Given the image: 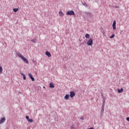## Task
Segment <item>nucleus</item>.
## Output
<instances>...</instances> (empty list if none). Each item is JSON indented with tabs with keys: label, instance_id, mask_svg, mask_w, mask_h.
<instances>
[{
	"label": "nucleus",
	"instance_id": "nucleus-1",
	"mask_svg": "<svg viewBox=\"0 0 129 129\" xmlns=\"http://www.w3.org/2000/svg\"><path fill=\"white\" fill-rule=\"evenodd\" d=\"M17 55L18 56L20 57L22 60L25 62L27 64H29V60L26 58V57H24L22 54H21L20 52L17 53Z\"/></svg>",
	"mask_w": 129,
	"mask_h": 129
},
{
	"label": "nucleus",
	"instance_id": "nucleus-2",
	"mask_svg": "<svg viewBox=\"0 0 129 129\" xmlns=\"http://www.w3.org/2000/svg\"><path fill=\"white\" fill-rule=\"evenodd\" d=\"M67 16H75V12H74L73 10L69 11L67 13Z\"/></svg>",
	"mask_w": 129,
	"mask_h": 129
},
{
	"label": "nucleus",
	"instance_id": "nucleus-3",
	"mask_svg": "<svg viewBox=\"0 0 129 129\" xmlns=\"http://www.w3.org/2000/svg\"><path fill=\"white\" fill-rule=\"evenodd\" d=\"M87 44L88 46H92L93 45V40L92 39H90L87 42Z\"/></svg>",
	"mask_w": 129,
	"mask_h": 129
},
{
	"label": "nucleus",
	"instance_id": "nucleus-4",
	"mask_svg": "<svg viewBox=\"0 0 129 129\" xmlns=\"http://www.w3.org/2000/svg\"><path fill=\"white\" fill-rule=\"evenodd\" d=\"M86 14L87 15L88 18H90V19L93 18V15L91 13V12H86Z\"/></svg>",
	"mask_w": 129,
	"mask_h": 129
},
{
	"label": "nucleus",
	"instance_id": "nucleus-5",
	"mask_svg": "<svg viewBox=\"0 0 129 129\" xmlns=\"http://www.w3.org/2000/svg\"><path fill=\"white\" fill-rule=\"evenodd\" d=\"M29 77L31 79L32 81H35V78L33 77V75H32V74L29 73L28 74Z\"/></svg>",
	"mask_w": 129,
	"mask_h": 129
},
{
	"label": "nucleus",
	"instance_id": "nucleus-6",
	"mask_svg": "<svg viewBox=\"0 0 129 129\" xmlns=\"http://www.w3.org/2000/svg\"><path fill=\"white\" fill-rule=\"evenodd\" d=\"M70 96L71 98H73L75 96V93L74 91H71L70 93Z\"/></svg>",
	"mask_w": 129,
	"mask_h": 129
},
{
	"label": "nucleus",
	"instance_id": "nucleus-7",
	"mask_svg": "<svg viewBox=\"0 0 129 129\" xmlns=\"http://www.w3.org/2000/svg\"><path fill=\"white\" fill-rule=\"evenodd\" d=\"M116 22H115V20H114L112 24L113 30H115L116 29Z\"/></svg>",
	"mask_w": 129,
	"mask_h": 129
},
{
	"label": "nucleus",
	"instance_id": "nucleus-8",
	"mask_svg": "<svg viewBox=\"0 0 129 129\" xmlns=\"http://www.w3.org/2000/svg\"><path fill=\"white\" fill-rule=\"evenodd\" d=\"M4 121H6V117H3V118H2L0 120V124H3V123L4 122Z\"/></svg>",
	"mask_w": 129,
	"mask_h": 129
},
{
	"label": "nucleus",
	"instance_id": "nucleus-9",
	"mask_svg": "<svg viewBox=\"0 0 129 129\" xmlns=\"http://www.w3.org/2000/svg\"><path fill=\"white\" fill-rule=\"evenodd\" d=\"M49 87L50 88H54V87H55V86L54 85V83H50L49 84Z\"/></svg>",
	"mask_w": 129,
	"mask_h": 129
},
{
	"label": "nucleus",
	"instance_id": "nucleus-10",
	"mask_svg": "<svg viewBox=\"0 0 129 129\" xmlns=\"http://www.w3.org/2000/svg\"><path fill=\"white\" fill-rule=\"evenodd\" d=\"M20 74H21V75H22V76H23V80H26V75H25V74L21 72Z\"/></svg>",
	"mask_w": 129,
	"mask_h": 129
},
{
	"label": "nucleus",
	"instance_id": "nucleus-11",
	"mask_svg": "<svg viewBox=\"0 0 129 129\" xmlns=\"http://www.w3.org/2000/svg\"><path fill=\"white\" fill-rule=\"evenodd\" d=\"M117 91L118 93H121L122 92H123V89L122 88H121L120 89H118Z\"/></svg>",
	"mask_w": 129,
	"mask_h": 129
},
{
	"label": "nucleus",
	"instance_id": "nucleus-12",
	"mask_svg": "<svg viewBox=\"0 0 129 129\" xmlns=\"http://www.w3.org/2000/svg\"><path fill=\"white\" fill-rule=\"evenodd\" d=\"M45 55H46V56H48V57H51V53H50V52L49 51H46L45 52Z\"/></svg>",
	"mask_w": 129,
	"mask_h": 129
},
{
	"label": "nucleus",
	"instance_id": "nucleus-13",
	"mask_svg": "<svg viewBox=\"0 0 129 129\" xmlns=\"http://www.w3.org/2000/svg\"><path fill=\"white\" fill-rule=\"evenodd\" d=\"M70 96L69 94H66L64 96V99H66V100H68V99H69Z\"/></svg>",
	"mask_w": 129,
	"mask_h": 129
},
{
	"label": "nucleus",
	"instance_id": "nucleus-14",
	"mask_svg": "<svg viewBox=\"0 0 129 129\" xmlns=\"http://www.w3.org/2000/svg\"><path fill=\"white\" fill-rule=\"evenodd\" d=\"M104 111V106L102 105V108H101V114H102Z\"/></svg>",
	"mask_w": 129,
	"mask_h": 129
},
{
	"label": "nucleus",
	"instance_id": "nucleus-15",
	"mask_svg": "<svg viewBox=\"0 0 129 129\" xmlns=\"http://www.w3.org/2000/svg\"><path fill=\"white\" fill-rule=\"evenodd\" d=\"M59 15L60 17H63L64 16V14L61 11L59 12Z\"/></svg>",
	"mask_w": 129,
	"mask_h": 129
},
{
	"label": "nucleus",
	"instance_id": "nucleus-16",
	"mask_svg": "<svg viewBox=\"0 0 129 129\" xmlns=\"http://www.w3.org/2000/svg\"><path fill=\"white\" fill-rule=\"evenodd\" d=\"M89 37H90L89 34L87 33L85 35V38H87V39H89Z\"/></svg>",
	"mask_w": 129,
	"mask_h": 129
},
{
	"label": "nucleus",
	"instance_id": "nucleus-17",
	"mask_svg": "<svg viewBox=\"0 0 129 129\" xmlns=\"http://www.w3.org/2000/svg\"><path fill=\"white\" fill-rule=\"evenodd\" d=\"M18 11H19V8H14V9H13V11L15 13H17V12H18Z\"/></svg>",
	"mask_w": 129,
	"mask_h": 129
},
{
	"label": "nucleus",
	"instance_id": "nucleus-18",
	"mask_svg": "<svg viewBox=\"0 0 129 129\" xmlns=\"http://www.w3.org/2000/svg\"><path fill=\"white\" fill-rule=\"evenodd\" d=\"M31 41L33 42V43H37V39L35 38L34 39H32L31 40Z\"/></svg>",
	"mask_w": 129,
	"mask_h": 129
},
{
	"label": "nucleus",
	"instance_id": "nucleus-19",
	"mask_svg": "<svg viewBox=\"0 0 129 129\" xmlns=\"http://www.w3.org/2000/svg\"><path fill=\"white\" fill-rule=\"evenodd\" d=\"M114 34H112L110 37V39H113V38H114Z\"/></svg>",
	"mask_w": 129,
	"mask_h": 129
},
{
	"label": "nucleus",
	"instance_id": "nucleus-20",
	"mask_svg": "<svg viewBox=\"0 0 129 129\" xmlns=\"http://www.w3.org/2000/svg\"><path fill=\"white\" fill-rule=\"evenodd\" d=\"M83 6L86 7V8H87L88 7V6L87 5V4L86 3H84V4H83Z\"/></svg>",
	"mask_w": 129,
	"mask_h": 129
},
{
	"label": "nucleus",
	"instance_id": "nucleus-21",
	"mask_svg": "<svg viewBox=\"0 0 129 129\" xmlns=\"http://www.w3.org/2000/svg\"><path fill=\"white\" fill-rule=\"evenodd\" d=\"M112 8H113L115 9H119V6H112Z\"/></svg>",
	"mask_w": 129,
	"mask_h": 129
},
{
	"label": "nucleus",
	"instance_id": "nucleus-22",
	"mask_svg": "<svg viewBox=\"0 0 129 129\" xmlns=\"http://www.w3.org/2000/svg\"><path fill=\"white\" fill-rule=\"evenodd\" d=\"M0 73H3V67H0Z\"/></svg>",
	"mask_w": 129,
	"mask_h": 129
},
{
	"label": "nucleus",
	"instance_id": "nucleus-23",
	"mask_svg": "<svg viewBox=\"0 0 129 129\" xmlns=\"http://www.w3.org/2000/svg\"><path fill=\"white\" fill-rule=\"evenodd\" d=\"M29 122L32 123L33 122V119H29L28 121Z\"/></svg>",
	"mask_w": 129,
	"mask_h": 129
},
{
	"label": "nucleus",
	"instance_id": "nucleus-24",
	"mask_svg": "<svg viewBox=\"0 0 129 129\" xmlns=\"http://www.w3.org/2000/svg\"><path fill=\"white\" fill-rule=\"evenodd\" d=\"M105 103V99H104V100H103V104H102V105H103V106H104Z\"/></svg>",
	"mask_w": 129,
	"mask_h": 129
},
{
	"label": "nucleus",
	"instance_id": "nucleus-25",
	"mask_svg": "<svg viewBox=\"0 0 129 129\" xmlns=\"http://www.w3.org/2000/svg\"><path fill=\"white\" fill-rule=\"evenodd\" d=\"M26 118L28 121L30 119L29 116H26Z\"/></svg>",
	"mask_w": 129,
	"mask_h": 129
},
{
	"label": "nucleus",
	"instance_id": "nucleus-26",
	"mask_svg": "<svg viewBox=\"0 0 129 129\" xmlns=\"http://www.w3.org/2000/svg\"><path fill=\"white\" fill-rule=\"evenodd\" d=\"M101 32L102 33L103 35H104V30H102Z\"/></svg>",
	"mask_w": 129,
	"mask_h": 129
},
{
	"label": "nucleus",
	"instance_id": "nucleus-27",
	"mask_svg": "<svg viewBox=\"0 0 129 129\" xmlns=\"http://www.w3.org/2000/svg\"><path fill=\"white\" fill-rule=\"evenodd\" d=\"M126 120H127V121H129V117H127L126 118Z\"/></svg>",
	"mask_w": 129,
	"mask_h": 129
},
{
	"label": "nucleus",
	"instance_id": "nucleus-28",
	"mask_svg": "<svg viewBox=\"0 0 129 129\" xmlns=\"http://www.w3.org/2000/svg\"><path fill=\"white\" fill-rule=\"evenodd\" d=\"M103 100H104V99H105V97H103Z\"/></svg>",
	"mask_w": 129,
	"mask_h": 129
},
{
	"label": "nucleus",
	"instance_id": "nucleus-29",
	"mask_svg": "<svg viewBox=\"0 0 129 129\" xmlns=\"http://www.w3.org/2000/svg\"><path fill=\"white\" fill-rule=\"evenodd\" d=\"M88 129H93V127L89 128Z\"/></svg>",
	"mask_w": 129,
	"mask_h": 129
},
{
	"label": "nucleus",
	"instance_id": "nucleus-30",
	"mask_svg": "<svg viewBox=\"0 0 129 129\" xmlns=\"http://www.w3.org/2000/svg\"><path fill=\"white\" fill-rule=\"evenodd\" d=\"M71 128H74V127H73V126H71Z\"/></svg>",
	"mask_w": 129,
	"mask_h": 129
},
{
	"label": "nucleus",
	"instance_id": "nucleus-31",
	"mask_svg": "<svg viewBox=\"0 0 129 129\" xmlns=\"http://www.w3.org/2000/svg\"><path fill=\"white\" fill-rule=\"evenodd\" d=\"M81 119L83 120V119H84V118L82 117V118H81Z\"/></svg>",
	"mask_w": 129,
	"mask_h": 129
}]
</instances>
